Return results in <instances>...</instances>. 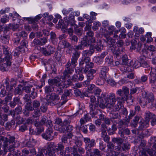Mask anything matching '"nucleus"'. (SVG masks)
Returning a JSON list of instances; mask_svg holds the SVG:
<instances>
[{
	"mask_svg": "<svg viewBox=\"0 0 156 156\" xmlns=\"http://www.w3.org/2000/svg\"><path fill=\"white\" fill-rule=\"evenodd\" d=\"M107 127L106 125L105 124H102L101 125V133H106V130Z\"/></svg>",
	"mask_w": 156,
	"mask_h": 156,
	"instance_id": "bf43d9fd",
	"label": "nucleus"
},
{
	"mask_svg": "<svg viewBox=\"0 0 156 156\" xmlns=\"http://www.w3.org/2000/svg\"><path fill=\"white\" fill-rule=\"evenodd\" d=\"M61 100L62 101L60 102L58 104V107H60L65 104L67 101V97L64 95L63 94L61 97Z\"/></svg>",
	"mask_w": 156,
	"mask_h": 156,
	"instance_id": "37998d69",
	"label": "nucleus"
},
{
	"mask_svg": "<svg viewBox=\"0 0 156 156\" xmlns=\"http://www.w3.org/2000/svg\"><path fill=\"white\" fill-rule=\"evenodd\" d=\"M85 74V81L83 83V85H85L86 83L90 82L94 77L93 74L95 73L96 71L95 69H91L89 70L83 71Z\"/></svg>",
	"mask_w": 156,
	"mask_h": 156,
	"instance_id": "0eeeda50",
	"label": "nucleus"
},
{
	"mask_svg": "<svg viewBox=\"0 0 156 156\" xmlns=\"http://www.w3.org/2000/svg\"><path fill=\"white\" fill-rule=\"evenodd\" d=\"M87 35L84 37H87V39L86 40L87 42H89V44L91 45L92 43L95 42V38L94 37V34L91 31H88L86 33Z\"/></svg>",
	"mask_w": 156,
	"mask_h": 156,
	"instance_id": "f8f14e48",
	"label": "nucleus"
},
{
	"mask_svg": "<svg viewBox=\"0 0 156 156\" xmlns=\"http://www.w3.org/2000/svg\"><path fill=\"white\" fill-rule=\"evenodd\" d=\"M122 64L123 65H126L128 61L127 55H124L122 58Z\"/></svg>",
	"mask_w": 156,
	"mask_h": 156,
	"instance_id": "864d4df0",
	"label": "nucleus"
},
{
	"mask_svg": "<svg viewBox=\"0 0 156 156\" xmlns=\"http://www.w3.org/2000/svg\"><path fill=\"white\" fill-rule=\"evenodd\" d=\"M105 80V77L100 76V78H98L96 82L98 85H102L104 83Z\"/></svg>",
	"mask_w": 156,
	"mask_h": 156,
	"instance_id": "79ce46f5",
	"label": "nucleus"
},
{
	"mask_svg": "<svg viewBox=\"0 0 156 156\" xmlns=\"http://www.w3.org/2000/svg\"><path fill=\"white\" fill-rule=\"evenodd\" d=\"M74 31L75 33L78 35L80 36L82 34V31L81 28L75 29Z\"/></svg>",
	"mask_w": 156,
	"mask_h": 156,
	"instance_id": "774afa93",
	"label": "nucleus"
},
{
	"mask_svg": "<svg viewBox=\"0 0 156 156\" xmlns=\"http://www.w3.org/2000/svg\"><path fill=\"white\" fill-rule=\"evenodd\" d=\"M94 48H90L89 50H86L83 51L82 55L83 57H89L88 56H91L94 52Z\"/></svg>",
	"mask_w": 156,
	"mask_h": 156,
	"instance_id": "bb28decb",
	"label": "nucleus"
},
{
	"mask_svg": "<svg viewBox=\"0 0 156 156\" xmlns=\"http://www.w3.org/2000/svg\"><path fill=\"white\" fill-rule=\"evenodd\" d=\"M3 54L6 56H9L11 57L10 55L9 52V48L6 46H2Z\"/></svg>",
	"mask_w": 156,
	"mask_h": 156,
	"instance_id": "58836bf2",
	"label": "nucleus"
},
{
	"mask_svg": "<svg viewBox=\"0 0 156 156\" xmlns=\"http://www.w3.org/2000/svg\"><path fill=\"white\" fill-rule=\"evenodd\" d=\"M144 98L146 99L147 101L148 102L152 103L154 100V98L152 93H147L145 94Z\"/></svg>",
	"mask_w": 156,
	"mask_h": 156,
	"instance_id": "7c9ffc66",
	"label": "nucleus"
},
{
	"mask_svg": "<svg viewBox=\"0 0 156 156\" xmlns=\"http://www.w3.org/2000/svg\"><path fill=\"white\" fill-rule=\"evenodd\" d=\"M70 39L75 44L78 41V38L76 35H73L70 36Z\"/></svg>",
	"mask_w": 156,
	"mask_h": 156,
	"instance_id": "6e6d98bb",
	"label": "nucleus"
},
{
	"mask_svg": "<svg viewBox=\"0 0 156 156\" xmlns=\"http://www.w3.org/2000/svg\"><path fill=\"white\" fill-rule=\"evenodd\" d=\"M36 130L35 133L36 135H39L44 130V128L43 127L41 126L39 127H36Z\"/></svg>",
	"mask_w": 156,
	"mask_h": 156,
	"instance_id": "3c124183",
	"label": "nucleus"
},
{
	"mask_svg": "<svg viewBox=\"0 0 156 156\" xmlns=\"http://www.w3.org/2000/svg\"><path fill=\"white\" fill-rule=\"evenodd\" d=\"M101 137L105 142L107 143L109 141L110 138L107 133H101Z\"/></svg>",
	"mask_w": 156,
	"mask_h": 156,
	"instance_id": "a18cd8bd",
	"label": "nucleus"
},
{
	"mask_svg": "<svg viewBox=\"0 0 156 156\" xmlns=\"http://www.w3.org/2000/svg\"><path fill=\"white\" fill-rule=\"evenodd\" d=\"M102 120H104L105 124L107 125H109L111 123L110 119L108 118H104V116L102 118Z\"/></svg>",
	"mask_w": 156,
	"mask_h": 156,
	"instance_id": "338daca9",
	"label": "nucleus"
},
{
	"mask_svg": "<svg viewBox=\"0 0 156 156\" xmlns=\"http://www.w3.org/2000/svg\"><path fill=\"white\" fill-rule=\"evenodd\" d=\"M70 122L67 120L64 121L62 124L58 126H57L54 129L61 133H65L66 131V126H67L69 124H70Z\"/></svg>",
	"mask_w": 156,
	"mask_h": 156,
	"instance_id": "ddd939ff",
	"label": "nucleus"
},
{
	"mask_svg": "<svg viewBox=\"0 0 156 156\" xmlns=\"http://www.w3.org/2000/svg\"><path fill=\"white\" fill-rule=\"evenodd\" d=\"M40 41L41 44V46L45 44L47 42V38L43 37L40 39Z\"/></svg>",
	"mask_w": 156,
	"mask_h": 156,
	"instance_id": "13d9d810",
	"label": "nucleus"
},
{
	"mask_svg": "<svg viewBox=\"0 0 156 156\" xmlns=\"http://www.w3.org/2000/svg\"><path fill=\"white\" fill-rule=\"evenodd\" d=\"M90 101L91 103L90 104H97V105H99L102 102H103V100L101 98H98L97 100L96 101V98L94 96L92 95L90 97Z\"/></svg>",
	"mask_w": 156,
	"mask_h": 156,
	"instance_id": "aec40b11",
	"label": "nucleus"
},
{
	"mask_svg": "<svg viewBox=\"0 0 156 156\" xmlns=\"http://www.w3.org/2000/svg\"><path fill=\"white\" fill-rule=\"evenodd\" d=\"M47 154V150L45 149H42L38 153L36 156H45Z\"/></svg>",
	"mask_w": 156,
	"mask_h": 156,
	"instance_id": "09e8293b",
	"label": "nucleus"
},
{
	"mask_svg": "<svg viewBox=\"0 0 156 156\" xmlns=\"http://www.w3.org/2000/svg\"><path fill=\"white\" fill-rule=\"evenodd\" d=\"M87 39V37H84L83 38V40L81 41V44L78 45H76L75 46V48L76 50H79L83 49V46H88L90 45V43L89 42H87L86 41Z\"/></svg>",
	"mask_w": 156,
	"mask_h": 156,
	"instance_id": "2eb2a0df",
	"label": "nucleus"
},
{
	"mask_svg": "<svg viewBox=\"0 0 156 156\" xmlns=\"http://www.w3.org/2000/svg\"><path fill=\"white\" fill-rule=\"evenodd\" d=\"M21 104L20 98L18 97H15L14 98L13 101L10 102V105L12 108H14L16 105Z\"/></svg>",
	"mask_w": 156,
	"mask_h": 156,
	"instance_id": "a878e982",
	"label": "nucleus"
},
{
	"mask_svg": "<svg viewBox=\"0 0 156 156\" xmlns=\"http://www.w3.org/2000/svg\"><path fill=\"white\" fill-rule=\"evenodd\" d=\"M94 155L97 156H101L102 153H101L99 150L97 149H94L93 150Z\"/></svg>",
	"mask_w": 156,
	"mask_h": 156,
	"instance_id": "0e129e2a",
	"label": "nucleus"
},
{
	"mask_svg": "<svg viewBox=\"0 0 156 156\" xmlns=\"http://www.w3.org/2000/svg\"><path fill=\"white\" fill-rule=\"evenodd\" d=\"M45 99L47 102L50 103L52 106L57 105L58 107L60 97L58 95L55 93L47 95Z\"/></svg>",
	"mask_w": 156,
	"mask_h": 156,
	"instance_id": "39448f33",
	"label": "nucleus"
},
{
	"mask_svg": "<svg viewBox=\"0 0 156 156\" xmlns=\"http://www.w3.org/2000/svg\"><path fill=\"white\" fill-rule=\"evenodd\" d=\"M90 59L89 57H86L83 58L80 62V65L83 71L89 70H91L94 66V63L90 61Z\"/></svg>",
	"mask_w": 156,
	"mask_h": 156,
	"instance_id": "20e7f679",
	"label": "nucleus"
},
{
	"mask_svg": "<svg viewBox=\"0 0 156 156\" xmlns=\"http://www.w3.org/2000/svg\"><path fill=\"white\" fill-rule=\"evenodd\" d=\"M123 140L120 137H114L112 139V141L114 143L120 146L123 143Z\"/></svg>",
	"mask_w": 156,
	"mask_h": 156,
	"instance_id": "72a5a7b5",
	"label": "nucleus"
},
{
	"mask_svg": "<svg viewBox=\"0 0 156 156\" xmlns=\"http://www.w3.org/2000/svg\"><path fill=\"white\" fill-rule=\"evenodd\" d=\"M22 89L24 90L25 92L27 93H30L31 91L32 95H33L35 89L34 87H33L32 86L25 87L22 88Z\"/></svg>",
	"mask_w": 156,
	"mask_h": 156,
	"instance_id": "473e14b6",
	"label": "nucleus"
},
{
	"mask_svg": "<svg viewBox=\"0 0 156 156\" xmlns=\"http://www.w3.org/2000/svg\"><path fill=\"white\" fill-rule=\"evenodd\" d=\"M15 144H13L11 145H10L9 147L8 146V151H10L12 154L16 150V148L19 147L20 145V144L18 142L16 141V142H14Z\"/></svg>",
	"mask_w": 156,
	"mask_h": 156,
	"instance_id": "393cba45",
	"label": "nucleus"
},
{
	"mask_svg": "<svg viewBox=\"0 0 156 156\" xmlns=\"http://www.w3.org/2000/svg\"><path fill=\"white\" fill-rule=\"evenodd\" d=\"M1 140L3 141V147L5 151L7 152L8 151V144L12 143V144H15V138L14 137L11 136L9 138H8L6 137L2 136L1 138Z\"/></svg>",
	"mask_w": 156,
	"mask_h": 156,
	"instance_id": "6e6552de",
	"label": "nucleus"
},
{
	"mask_svg": "<svg viewBox=\"0 0 156 156\" xmlns=\"http://www.w3.org/2000/svg\"><path fill=\"white\" fill-rule=\"evenodd\" d=\"M22 86L21 85H19V86L17 87L14 91L15 94H20L22 93L23 90Z\"/></svg>",
	"mask_w": 156,
	"mask_h": 156,
	"instance_id": "c9c22d12",
	"label": "nucleus"
},
{
	"mask_svg": "<svg viewBox=\"0 0 156 156\" xmlns=\"http://www.w3.org/2000/svg\"><path fill=\"white\" fill-rule=\"evenodd\" d=\"M48 146L50 148H51L53 151H60V152H63L64 149L65 147L62 144H55L54 142H50L48 144Z\"/></svg>",
	"mask_w": 156,
	"mask_h": 156,
	"instance_id": "9b49d317",
	"label": "nucleus"
},
{
	"mask_svg": "<svg viewBox=\"0 0 156 156\" xmlns=\"http://www.w3.org/2000/svg\"><path fill=\"white\" fill-rule=\"evenodd\" d=\"M119 115L117 112L114 110L112 111L110 114V116L111 119H117Z\"/></svg>",
	"mask_w": 156,
	"mask_h": 156,
	"instance_id": "f704fd0d",
	"label": "nucleus"
},
{
	"mask_svg": "<svg viewBox=\"0 0 156 156\" xmlns=\"http://www.w3.org/2000/svg\"><path fill=\"white\" fill-rule=\"evenodd\" d=\"M91 114L92 118L95 117L98 119H102V117L104 116V115L102 114L101 112L98 109L93 112Z\"/></svg>",
	"mask_w": 156,
	"mask_h": 156,
	"instance_id": "5701e85b",
	"label": "nucleus"
},
{
	"mask_svg": "<svg viewBox=\"0 0 156 156\" xmlns=\"http://www.w3.org/2000/svg\"><path fill=\"white\" fill-rule=\"evenodd\" d=\"M55 48L54 46L48 45L45 48H42V53L45 56H51L55 52Z\"/></svg>",
	"mask_w": 156,
	"mask_h": 156,
	"instance_id": "9d476101",
	"label": "nucleus"
},
{
	"mask_svg": "<svg viewBox=\"0 0 156 156\" xmlns=\"http://www.w3.org/2000/svg\"><path fill=\"white\" fill-rule=\"evenodd\" d=\"M61 79L58 77H55L53 79H49L48 80V83L50 86H52V87L53 91L55 92L56 94L60 95L63 93V89L65 85H63L61 82Z\"/></svg>",
	"mask_w": 156,
	"mask_h": 156,
	"instance_id": "7ed1b4c3",
	"label": "nucleus"
},
{
	"mask_svg": "<svg viewBox=\"0 0 156 156\" xmlns=\"http://www.w3.org/2000/svg\"><path fill=\"white\" fill-rule=\"evenodd\" d=\"M62 123H63V122H62L61 119L59 118L56 119L55 122V125L54 126V128H56L57 126H58L59 125L62 124Z\"/></svg>",
	"mask_w": 156,
	"mask_h": 156,
	"instance_id": "603ef678",
	"label": "nucleus"
},
{
	"mask_svg": "<svg viewBox=\"0 0 156 156\" xmlns=\"http://www.w3.org/2000/svg\"><path fill=\"white\" fill-rule=\"evenodd\" d=\"M103 48V46L101 45V43L99 42L97 43V44L94 48H94V49H95L96 50L98 51H100Z\"/></svg>",
	"mask_w": 156,
	"mask_h": 156,
	"instance_id": "8fccbe9b",
	"label": "nucleus"
},
{
	"mask_svg": "<svg viewBox=\"0 0 156 156\" xmlns=\"http://www.w3.org/2000/svg\"><path fill=\"white\" fill-rule=\"evenodd\" d=\"M150 75L151 76V80L150 83L152 84L153 88H154L155 86H156V71L152 70L151 71Z\"/></svg>",
	"mask_w": 156,
	"mask_h": 156,
	"instance_id": "f3484780",
	"label": "nucleus"
},
{
	"mask_svg": "<svg viewBox=\"0 0 156 156\" xmlns=\"http://www.w3.org/2000/svg\"><path fill=\"white\" fill-rule=\"evenodd\" d=\"M43 138L48 140H51L53 138V133L52 129L48 128L47 130L46 133L42 134Z\"/></svg>",
	"mask_w": 156,
	"mask_h": 156,
	"instance_id": "4468645a",
	"label": "nucleus"
},
{
	"mask_svg": "<svg viewBox=\"0 0 156 156\" xmlns=\"http://www.w3.org/2000/svg\"><path fill=\"white\" fill-rule=\"evenodd\" d=\"M70 148L69 147H66L65 151L63 150V152H59V156H72L71 154H68L70 151Z\"/></svg>",
	"mask_w": 156,
	"mask_h": 156,
	"instance_id": "2f4dec72",
	"label": "nucleus"
},
{
	"mask_svg": "<svg viewBox=\"0 0 156 156\" xmlns=\"http://www.w3.org/2000/svg\"><path fill=\"white\" fill-rule=\"evenodd\" d=\"M12 58L9 56H5L3 61L0 64V69L2 72L7 71L11 66Z\"/></svg>",
	"mask_w": 156,
	"mask_h": 156,
	"instance_id": "423d86ee",
	"label": "nucleus"
},
{
	"mask_svg": "<svg viewBox=\"0 0 156 156\" xmlns=\"http://www.w3.org/2000/svg\"><path fill=\"white\" fill-rule=\"evenodd\" d=\"M112 58V57L110 56V57H107L105 59V62L109 65H112L113 63V60Z\"/></svg>",
	"mask_w": 156,
	"mask_h": 156,
	"instance_id": "de8ad7c7",
	"label": "nucleus"
},
{
	"mask_svg": "<svg viewBox=\"0 0 156 156\" xmlns=\"http://www.w3.org/2000/svg\"><path fill=\"white\" fill-rule=\"evenodd\" d=\"M147 152L150 156H156V143L153 145L151 149H148Z\"/></svg>",
	"mask_w": 156,
	"mask_h": 156,
	"instance_id": "c756f323",
	"label": "nucleus"
},
{
	"mask_svg": "<svg viewBox=\"0 0 156 156\" xmlns=\"http://www.w3.org/2000/svg\"><path fill=\"white\" fill-rule=\"evenodd\" d=\"M97 104H90V112L92 114V112H94L97 108Z\"/></svg>",
	"mask_w": 156,
	"mask_h": 156,
	"instance_id": "5fc2aeb1",
	"label": "nucleus"
},
{
	"mask_svg": "<svg viewBox=\"0 0 156 156\" xmlns=\"http://www.w3.org/2000/svg\"><path fill=\"white\" fill-rule=\"evenodd\" d=\"M45 91L47 94H49L52 91V90L50 86H48L45 87Z\"/></svg>",
	"mask_w": 156,
	"mask_h": 156,
	"instance_id": "69168bd1",
	"label": "nucleus"
},
{
	"mask_svg": "<svg viewBox=\"0 0 156 156\" xmlns=\"http://www.w3.org/2000/svg\"><path fill=\"white\" fill-rule=\"evenodd\" d=\"M80 131H81L83 132V133H86L87 132V126L86 125L84 126L81 125L80 128Z\"/></svg>",
	"mask_w": 156,
	"mask_h": 156,
	"instance_id": "052dcab7",
	"label": "nucleus"
},
{
	"mask_svg": "<svg viewBox=\"0 0 156 156\" xmlns=\"http://www.w3.org/2000/svg\"><path fill=\"white\" fill-rule=\"evenodd\" d=\"M108 71V69L107 67H102L101 71L100 76L105 77L106 73Z\"/></svg>",
	"mask_w": 156,
	"mask_h": 156,
	"instance_id": "c03bdc74",
	"label": "nucleus"
},
{
	"mask_svg": "<svg viewBox=\"0 0 156 156\" xmlns=\"http://www.w3.org/2000/svg\"><path fill=\"white\" fill-rule=\"evenodd\" d=\"M16 35L17 36L23 38L25 37L27 35L24 31H22L21 32L16 33Z\"/></svg>",
	"mask_w": 156,
	"mask_h": 156,
	"instance_id": "e2e57ef3",
	"label": "nucleus"
},
{
	"mask_svg": "<svg viewBox=\"0 0 156 156\" xmlns=\"http://www.w3.org/2000/svg\"><path fill=\"white\" fill-rule=\"evenodd\" d=\"M148 125V124H147L146 121L144 122H141L138 130H142L144 128L146 127Z\"/></svg>",
	"mask_w": 156,
	"mask_h": 156,
	"instance_id": "4d7b16f0",
	"label": "nucleus"
},
{
	"mask_svg": "<svg viewBox=\"0 0 156 156\" xmlns=\"http://www.w3.org/2000/svg\"><path fill=\"white\" fill-rule=\"evenodd\" d=\"M117 93L119 96V97H118L116 98L114 94H111L105 99V104L103 103V101L101 103L100 107L102 109L105 108V107L107 108H112L113 107L116 100H118L121 101L127 100L129 93V89L128 87L126 86H123L122 89L119 90L117 91Z\"/></svg>",
	"mask_w": 156,
	"mask_h": 156,
	"instance_id": "f257e3e1",
	"label": "nucleus"
},
{
	"mask_svg": "<svg viewBox=\"0 0 156 156\" xmlns=\"http://www.w3.org/2000/svg\"><path fill=\"white\" fill-rule=\"evenodd\" d=\"M47 154L48 156H56L55 154V151H53L52 149L50 148L49 147L48 145L47 148Z\"/></svg>",
	"mask_w": 156,
	"mask_h": 156,
	"instance_id": "4c0bfd02",
	"label": "nucleus"
},
{
	"mask_svg": "<svg viewBox=\"0 0 156 156\" xmlns=\"http://www.w3.org/2000/svg\"><path fill=\"white\" fill-rule=\"evenodd\" d=\"M105 41L107 44L110 46L114 45L115 42L114 39L110 37L106 38V39L105 40Z\"/></svg>",
	"mask_w": 156,
	"mask_h": 156,
	"instance_id": "ea45409f",
	"label": "nucleus"
},
{
	"mask_svg": "<svg viewBox=\"0 0 156 156\" xmlns=\"http://www.w3.org/2000/svg\"><path fill=\"white\" fill-rule=\"evenodd\" d=\"M134 65L136 68L138 67L140 65L144 67H147L148 66L147 62L141 58L139 62L138 61H136L134 63Z\"/></svg>",
	"mask_w": 156,
	"mask_h": 156,
	"instance_id": "b1692460",
	"label": "nucleus"
},
{
	"mask_svg": "<svg viewBox=\"0 0 156 156\" xmlns=\"http://www.w3.org/2000/svg\"><path fill=\"white\" fill-rule=\"evenodd\" d=\"M93 92L94 94L97 96L98 98L100 99H102L105 97V95L102 93L101 90L98 87H95Z\"/></svg>",
	"mask_w": 156,
	"mask_h": 156,
	"instance_id": "4be33fe9",
	"label": "nucleus"
},
{
	"mask_svg": "<svg viewBox=\"0 0 156 156\" xmlns=\"http://www.w3.org/2000/svg\"><path fill=\"white\" fill-rule=\"evenodd\" d=\"M22 152V156H27L29 155L30 153H35V150L33 147L30 148L27 147L23 149Z\"/></svg>",
	"mask_w": 156,
	"mask_h": 156,
	"instance_id": "a211bd4d",
	"label": "nucleus"
},
{
	"mask_svg": "<svg viewBox=\"0 0 156 156\" xmlns=\"http://www.w3.org/2000/svg\"><path fill=\"white\" fill-rule=\"evenodd\" d=\"M80 53L76 50L73 53L72 56L71 61L68 62L66 66V68L63 73V75L64 77H69V74H71L73 72V68H75L76 66V63H77V61L79 57Z\"/></svg>",
	"mask_w": 156,
	"mask_h": 156,
	"instance_id": "f03ea898",
	"label": "nucleus"
},
{
	"mask_svg": "<svg viewBox=\"0 0 156 156\" xmlns=\"http://www.w3.org/2000/svg\"><path fill=\"white\" fill-rule=\"evenodd\" d=\"M73 156H83L82 155L78 153L77 149L75 147H73V150L72 151Z\"/></svg>",
	"mask_w": 156,
	"mask_h": 156,
	"instance_id": "680f3d73",
	"label": "nucleus"
},
{
	"mask_svg": "<svg viewBox=\"0 0 156 156\" xmlns=\"http://www.w3.org/2000/svg\"><path fill=\"white\" fill-rule=\"evenodd\" d=\"M118 133L121 137H124L125 135H129L130 134V132L128 128H122L119 130Z\"/></svg>",
	"mask_w": 156,
	"mask_h": 156,
	"instance_id": "412c9836",
	"label": "nucleus"
},
{
	"mask_svg": "<svg viewBox=\"0 0 156 156\" xmlns=\"http://www.w3.org/2000/svg\"><path fill=\"white\" fill-rule=\"evenodd\" d=\"M48 120L47 119V117L45 116H43L41 117V119L40 122H35L34 125L36 127L42 126L44 125L47 126V122Z\"/></svg>",
	"mask_w": 156,
	"mask_h": 156,
	"instance_id": "dca6fc26",
	"label": "nucleus"
},
{
	"mask_svg": "<svg viewBox=\"0 0 156 156\" xmlns=\"http://www.w3.org/2000/svg\"><path fill=\"white\" fill-rule=\"evenodd\" d=\"M32 105L34 108H38L40 106V103L39 101L35 100L33 101Z\"/></svg>",
	"mask_w": 156,
	"mask_h": 156,
	"instance_id": "49530a36",
	"label": "nucleus"
},
{
	"mask_svg": "<svg viewBox=\"0 0 156 156\" xmlns=\"http://www.w3.org/2000/svg\"><path fill=\"white\" fill-rule=\"evenodd\" d=\"M119 101L117 104L114 105V110L115 111H118L120 109H122V102Z\"/></svg>",
	"mask_w": 156,
	"mask_h": 156,
	"instance_id": "a19ab883",
	"label": "nucleus"
},
{
	"mask_svg": "<svg viewBox=\"0 0 156 156\" xmlns=\"http://www.w3.org/2000/svg\"><path fill=\"white\" fill-rule=\"evenodd\" d=\"M25 110H23V113L26 115H28L29 114V112L33 111L34 110L33 106L31 105L30 102H28L25 107Z\"/></svg>",
	"mask_w": 156,
	"mask_h": 156,
	"instance_id": "6ab92c4d",
	"label": "nucleus"
},
{
	"mask_svg": "<svg viewBox=\"0 0 156 156\" xmlns=\"http://www.w3.org/2000/svg\"><path fill=\"white\" fill-rule=\"evenodd\" d=\"M83 140L85 144V149L87 151H91L95 144V140L85 137L84 138Z\"/></svg>",
	"mask_w": 156,
	"mask_h": 156,
	"instance_id": "1a4fd4ad",
	"label": "nucleus"
},
{
	"mask_svg": "<svg viewBox=\"0 0 156 156\" xmlns=\"http://www.w3.org/2000/svg\"><path fill=\"white\" fill-rule=\"evenodd\" d=\"M129 113L128 118H127L126 119H125L126 121L128 123L129 122L130 119L132 118V117L134 116L136 114V111H134L133 110H130Z\"/></svg>",
	"mask_w": 156,
	"mask_h": 156,
	"instance_id": "e433bc0d",
	"label": "nucleus"
},
{
	"mask_svg": "<svg viewBox=\"0 0 156 156\" xmlns=\"http://www.w3.org/2000/svg\"><path fill=\"white\" fill-rule=\"evenodd\" d=\"M145 119L147 122V124H148L150 119H151L156 116L154 114H153L150 112H148L145 113Z\"/></svg>",
	"mask_w": 156,
	"mask_h": 156,
	"instance_id": "c85d7f7f",
	"label": "nucleus"
},
{
	"mask_svg": "<svg viewBox=\"0 0 156 156\" xmlns=\"http://www.w3.org/2000/svg\"><path fill=\"white\" fill-rule=\"evenodd\" d=\"M50 34V39L51 42L54 44H55L57 43V38L55 32L51 31Z\"/></svg>",
	"mask_w": 156,
	"mask_h": 156,
	"instance_id": "cd10ccee",
	"label": "nucleus"
}]
</instances>
